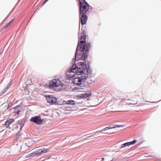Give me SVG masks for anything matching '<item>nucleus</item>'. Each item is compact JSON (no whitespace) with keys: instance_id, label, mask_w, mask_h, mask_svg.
<instances>
[{"instance_id":"f257e3e1","label":"nucleus","mask_w":161,"mask_h":161,"mask_svg":"<svg viewBox=\"0 0 161 161\" xmlns=\"http://www.w3.org/2000/svg\"><path fill=\"white\" fill-rule=\"evenodd\" d=\"M75 55L73 58L72 62V65L67 69V71L65 74L67 76L68 79L72 78L75 75H81L82 74H87V75L89 74L88 70L87 68V64L86 62H77L80 60L85 61L82 60L81 58H79L78 59V54H77L76 58L75 59Z\"/></svg>"},{"instance_id":"f03ea898","label":"nucleus","mask_w":161,"mask_h":161,"mask_svg":"<svg viewBox=\"0 0 161 161\" xmlns=\"http://www.w3.org/2000/svg\"><path fill=\"white\" fill-rule=\"evenodd\" d=\"M86 35L84 30L81 29L80 40L79 41L75 53V59L76 58L77 54H78V58H81L84 60L88 56L90 47L92 46L90 42H86Z\"/></svg>"},{"instance_id":"7ed1b4c3","label":"nucleus","mask_w":161,"mask_h":161,"mask_svg":"<svg viewBox=\"0 0 161 161\" xmlns=\"http://www.w3.org/2000/svg\"><path fill=\"white\" fill-rule=\"evenodd\" d=\"M79 3L80 18L81 24L83 25L86 24L88 19V16L86 14L92 7L85 0H79Z\"/></svg>"},{"instance_id":"20e7f679","label":"nucleus","mask_w":161,"mask_h":161,"mask_svg":"<svg viewBox=\"0 0 161 161\" xmlns=\"http://www.w3.org/2000/svg\"><path fill=\"white\" fill-rule=\"evenodd\" d=\"M87 77V74H86L84 75H82L80 77H77L75 78L73 81V82L77 86H83V83H81L82 81L83 80L86 79Z\"/></svg>"},{"instance_id":"39448f33","label":"nucleus","mask_w":161,"mask_h":161,"mask_svg":"<svg viewBox=\"0 0 161 161\" xmlns=\"http://www.w3.org/2000/svg\"><path fill=\"white\" fill-rule=\"evenodd\" d=\"M30 121L36 125H40L42 124L43 119H41L40 116H36L31 118Z\"/></svg>"},{"instance_id":"423d86ee","label":"nucleus","mask_w":161,"mask_h":161,"mask_svg":"<svg viewBox=\"0 0 161 161\" xmlns=\"http://www.w3.org/2000/svg\"><path fill=\"white\" fill-rule=\"evenodd\" d=\"M62 83L58 79H54L49 82V87L50 88L57 87L61 85Z\"/></svg>"},{"instance_id":"0eeeda50","label":"nucleus","mask_w":161,"mask_h":161,"mask_svg":"<svg viewBox=\"0 0 161 161\" xmlns=\"http://www.w3.org/2000/svg\"><path fill=\"white\" fill-rule=\"evenodd\" d=\"M45 97L47 103L51 105H55L56 103L57 98L51 95H46Z\"/></svg>"},{"instance_id":"6e6552de","label":"nucleus","mask_w":161,"mask_h":161,"mask_svg":"<svg viewBox=\"0 0 161 161\" xmlns=\"http://www.w3.org/2000/svg\"><path fill=\"white\" fill-rule=\"evenodd\" d=\"M14 121V119L13 118H10L9 119H8L4 123V126H5V127L7 128H8L9 129H10V128L9 127V125L11 124V123H13Z\"/></svg>"},{"instance_id":"1a4fd4ad","label":"nucleus","mask_w":161,"mask_h":161,"mask_svg":"<svg viewBox=\"0 0 161 161\" xmlns=\"http://www.w3.org/2000/svg\"><path fill=\"white\" fill-rule=\"evenodd\" d=\"M115 125L116 126V127L114 126H113L112 125L107 126V127L103 128V130H101V131H102V132L103 131H104L109 130V129L114 128L116 127H124V125Z\"/></svg>"},{"instance_id":"9d476101","label":"nucleus","mask_w":161,"mask_h":161,"mask_svg":"<svg viewBox=\"0 0 161 161\" xmlns=\"http://www.w3.org/2000/svg\"><path fill=\"white\" fill-rule=\"evenodd\" d=\"M38 151L40 153V155H42L43 153H45L48 152L49 150L48 149L44 147H42L40 149H38Z\"/></svg>"},{"instance_id":"9b49d317","label":"nucleus","mask_w":161,"mask_h":161,"mask_svg":"<svg viewBox=\"0 0 161 161\" xmlns=\"http://www.w3.org/2000/svg\"><path fill=\"white\" fill-rule=\"evenodd\" d=\"M92 95V93H85L83 94H80L78 96V97L80 98H86Z\"/></svg>"},{"instance_id":"f8f14e48","label":"nucleus","mask_w":161,"mask_h":161,"mask_svg":"<svg viewBox=\"0 0 161 161\" xmlns=\"http://www.w3.org/2000/svg\"><path fill=\"white\" fill-rule=\"evenodd\" d=\"M20 108V105H18L14 108V109L15 110V111L14 112L15 115H18L19 114L20 112V110L19 109Z\"/></svg>"},{"instance_id":"ddd939ff","label":"nucleus","mask_w":161,"mask_h":161,"mask_svg":"<svg viewBox=\"0 0 161 161\" xmlns=\"http://www.w3.org/2000/svg\"><path fill=\"white\" fill-rule=\"evenodd\" d=\"M90 64L91 62L90 61H87V63L86 64H87V68L89 71L88 72L89 74H91L92 72V70L90 69Z\"/></svg>"},{"instance_id":"4468645a","label":"nucleus","mask_w":161,"mask_h":161,"mask_svg":"<svg viewBox=\"0 0 161 161\" xmlns=\"http://www.w3.org/2000/svg\"><path fill=\"white\" fill-rule=\"evenodd\" d=\"M31 157H34L36 156L37 155H40V153L38 151L37 149L34 152L31 153Z\"/></svg>"},{"instance_id":"2eb2a0df","label":"nucleus","mask_w":161,"mask_h":161,"mask_svg":"<svg viewBox=\"0 0 161 161\" xmlns=\"http://www.w3.org/2000/svg\"><path fill=\"white\" fill-rule=\"evenodd\" d=\"M78 86L77 87H75L74 88V90H79V91H80V90H82L84 89L83 87H84L82 85L81 86ZM84 87H85V86H84Z\"/></svg>"},{"instance_id":"dca6fc26","label":"nucleus","mask_w":161,"mask_h":161,"mask_svg":"<svg viewBox=\"0 0 161 161\" xmlns=\"http://www.w3.org/2000/svg\"><path fill=\"white\" fill-rule=\"evenodd\" d=\"M7 104V107L6 108L3 109L4 111H6V110L9 108L13 105V103L11 102H8Z\"/></svg>"},{"instance_id":"f3484780","label":"nucleus","mask_w":161,"mask_h":161,"mask_svg":"<svg viewBox=\"0 0 161 161\" xmlns=\"http://www.w3.org/2000/svg\"><path fill=\"white\" fill-rule=\"evenodd\" d=\"M75 101L73 100H69L67 101V105H73L75 104Z\"/></svg>"},{"instance_id":"a211bd4d","label":"nucleus","mask_w":161,"mask_h":161,"mask_svg":"<svg viewBox=\"0 0 161 161\" xmlns=\"http://www.w3.org/2000/svg\"><path fill=\"white\" fill-rule=\"evenodd\" d=\"M128 146H130L129 142H127L126 143H124L121 145V146L120 147V149Z\"/></svg>"},{"instance_id":"6ab92c4d","label":"nucleus","mask_w":161,"mask_h":161,"mask_svg":"<svg viewBox=\"0 0 161 161\" xmlns=\"http://www.w3.org/2000/svg\"><path fill=\"white\" fill-rule=\"evenodd\" d=\"M8 89V87H5L3 90L2 92L0 94V96H1L5 93Z\"/></svg>"},{"instance_id":"aec40b11","label":"nucleus","mask_w":161,"mask_h":161,"mask_svg":"<svg viewBox=\"0 0 161 161\" xmlns=\"http://www.w3.org/2000/svg\"><path fill=\"white\" fill-rule=\"evenodd\" d=\"M13 20L14 19H12L10 21H9L7 25H6L4 26V28H6L7 27H8V26H10L11 24V23L13 22Z\"/></svg>"},{"instance_id":"412c9836","label":"nucleus","mask_w":161,"mask_h":161,"mask_svg":"<svg viewBox=\"0 0 161 161\" xmlns=\"http://www.w3.org/2000/svg\"><path fill=\"white\" fill-rule=\"evenodd\" d=\"M129 146L132 145H133L136 142V140H134L132 141L128 142Z\"/></svg>"},{"instance_id":"4be33fe9","label":"nucleus","mask_w":161,"mask_h":161,"mask_svg":"<svg viewBox=\"0 0 161 161\" xmlns=\"http://www.w3.org/2000/svg\"><path fill=\"white\" fill-rule=\"evenodd\" d=\"M21 121H18V123L20 125V130H21L22 128L23 127L24 125V124L23 123H21Z\"/></svg>"},{"instance_id":"5701e85b","label":"nucleus","mask_w":161,"mask_h":161,"mask_svg":"<svg viewBox=\"0 0 161 161\" xmlns=\"http://www.w3.org/2000/svg\"><path fill=\"white\" fill-rule=\"evenodd\" d=\"M55 105H62V102H59L57 100V99H56V103L55 104Z\"/></svg>"},{"instance_id":"b1692460","label":"nucleus","mask_w":161,"mask_h":161,"mask_svg":"<svg viewBox=\"0 0 161 161\" xmlns=\"http://www.w3.org/2000/svg\"><path fill=\"white\" fill-rule=\"evenodd\" d=\"M22 132L20 131H19L16 134V136H19L21 134Z\"/></svg>"},{"instance_id":"393cba45","label":"nucleus","mask_w":161,"mask_h":161,"mask_svg":"<svg viewBox=\"0 0 161 161\" xmlns=\"http://www.w3.org/2000/svg\"><path fill=\"white\" fill-rule=\"evenodd\" d=\"M95 135V134H93V135H92L90 136H87L85 138H83V139H87V138H89L90 137H92L93 136Z\"/></svg>"},{"instance_id":"a878e982","label":"nucleus","mask_w":161,"mask_h":161,"mask_svg":"<svg viewBox=\"0 0 161 161\" xmlns=\"http://www.w3.org/2000/svg\"><path fill=\"white\" fill-rule=\"evenodd\" d=\"M11 85V81H10L9 82V83L6 85L5 87H8V88L9 86Z\"/></svg>"},{"instance_id":"bb28decb","label":"nucleus","mask_w":161,"mask_h":161,"mask_svg":"<svg viewBox=\"0 0 161 161\" xmlns=\"http://www.w3.org/2000/svg\"><path fill=\"white\" fill-rule=\"evenodd\" d=\"M62 104H67V101H64L62 102Z\"/></svg>"},{"instance_id":"cd10ccee","label":"nucleus","mask_w":161,"mask_h":161,"mask_svg":"<svg viewBox=\"0 0 161 161\" xmlns=\"http://www.w3.org/2000/svg\"><path fill=\"white\" fill-rule=\"evenodd\" d=\"M102 132V131H101V130H98V131H97L95 132H94L95 134H97V133H98L99 132Z\"/></svg>"},{"instance_id":"c85d7f7f","label":"nucleus","mask_w":161,"mask_h":161,"mask_svg":"<svg viewBox=\"0 0 161 161\" xmlns=\"http://www.w3.org/2000/svg\"><path fill=\"white\" fill-rule=\"evenodd\" d=\"M48 0H45V1H44L42 3V5H44Z\"/></svg>"},{"instance_id":"c756f323","label":"nucleus","mask_w":161,"mask_h":161,"mask_svg":"<svg viewBox=\"0 0 161 161\" xmlns=\"http://www.w3.org/2000/svg\"><path fill=\"white\" fill-rule=\"evenodd\" d=\"M27 157H31V153L28 154L27 155Z\"/></svg>"},{"instance_id":"7c9ffc66","label":"nucleus","mask_w":161,"mask_h":161,"mask_svg":"<svg viewBox=\"0 0 161 161\" xmlns=\"http://www.w3.org/2000/svg\"><path fill=\"white\" fill-rule=\"evenodd\" d=\"M65 108H70V107H69L68 105L67 106H66L65 107Z\"/></svg>"},{"instance_id":"2f4dec72","label":"nucleus","mask_w":161,"mask_h":161,"mask_svg":"<svg viewBox=\"0 0 161 161\" xmlns=\"http://www.w3.org/2000/svg\"><path fill=\"white\" fill-rule=\"evenodd\" d=\"M104 158H102L101 160V161H104Z\"/></svg>"},{"instance_id":"473e14b6","label":"nucleus","mask_w":161,"mask_h":161,"mask_svg":"<svg viewBox=\"0 0 161 161\" xmlns=\"http://www.w3.org/2000/svg\"><path fill=\"white\" fill-rule=\"evenodd\" d=\"M5 103H3L1 105V106H4Z\"/></svg>"},{"instance_id":"72a5a7b5","label":"nucleus","mask_w":161,"mask_h":161,"mask_svg":"<svg viewBox=\"0 0 161 161\" xmlns=\"http://www.w3.org/2000/svg\"><path fill=\"white\" fill-rule=\"evenodd\" d=\"M51 158V157H48L47 159H49L50 158Z\"/></svg>"},{"instance_id":"f704fd0d","label":"nucleus","mask_w":161,"mask_h":161,"mask_svg":"<svg viewBox=\"0 0 161 161\" xmlns=\"http://www.w3.org/2000/svg\"><path fill=\"white\" fill-rule=\"evenodd\" d=\"M150 157V156L149 155H148L147 156H146V157Z\"/></svg>"},{"instance_id":"c9c22d12","label":"nucleus","mask_w":161,"mask_h":161,"mask_svg":"<svg viewBox=\"0 0 161 161\" xmlns=\"http://www.w3.org/2000/svg\"><path fill=\"white\" fill-rule=\"evenodd\" d=\"M12 108H11L10 109V110H11L12 109Z\"/></svg>"}]
</instances>
